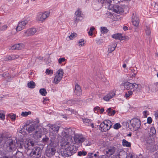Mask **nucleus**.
I'll return each mask as SVG.
<instances>
[{
    "label": "nucleus",
    "instance_id": "1",
    "mask_svg": "<svg viewBox=\"0 0 158 158\" xmlns=\"http://www.w3.org/2000/svg\"><path fill=\"white\" fill-rule=\"evenodd\" d=\"M68 143H69V142L66 143H63L61 144L62 147L63 146L65 147V148H63V151H61V154L65 157H68L73 155L76 152L77 150V148L73 145L66 147V145H67Z\"/></svg>",
    "mask_w": 158,
    "mask_h": 158
},
{
    "label": "nucleus",
    "instance_id": "2",
    "mask_svg": "<svg viewBox=\"0 0 158 158\" xmlns=\"http://www.w3.org/2000/svg\"><path fill=\"white\" fill-rule=\"evenodd\" d=\"M141 122L140 119L137 118L132 119L128 125V127L132 131L137 130L140 127Z\"/></svg>",
    "mask_w": 158,
    "mask_h": 158
},
{
    "label": "nucleus",
    "instance_id": "3",
    "mask_svg": "<svg viewBox=\"0 0 158 158\" xmlns=\"http://www.w3.org/2000/svg\"><path fill=\"white\" fill-rule=\"evenodd\" d=\"M25 149L27 150L31 149L37 145L38 142L34 139L30 138L25 141Z\"/></svg>",
    "mask_w": 158,
    "mask_h": 158
},
{
    "label": "nucleus",
    "instance_id": "4",
    "mask_svg": "<svg viewBox=\"0 0 158 158\" xmlns=\"http://www.w3.org/2000/svg\"><path fill=\"white\" fill-rule=\"evenodd\" d=\"M41 152L40 148L35 146L31 149L29 155L31 158H38L41 156Z\"/></svg>",
    "mask_w": 158,
    "mask_h": 158
},
{
    "label": "nucleus",
    "instance_id": "5",
    "mask_svg": "<svg viewBox=\"0 0 158 158\" xmlns=\"http://www.w3.org/2000/svg\"><path fill=\"white\" fill-rule=\"evenodd\" d=\"M111 1L112 0H94L95 2H96L100 3L102 4L105 3L107 5L111 7V10L116 13V11L115 10H117V9L119 6L117 4L113 5L110 4L112 2Z\"/></svg>",
    "mask_w": 158,
    "mask_h": 158
},
{
    "label": "nucleus",
    "instance_id": "6",
    "mask_svg": "<svg viewBox=\"0 0 158 158\" xmlns=\"http://www.w3.org/2000/svg\"><path fill=\"white\" fill-rule=\"evenodd\" d=\"M6 149L8 152H11L15 149V142L11 139L7 140L6 142Z\"/></svg>",
    "mask_w": 158,
    "mask_h": 158
},
{
    "label": "nucleus",
    "instance_id": "7",
    "mask_svg": "<svg viewBox=\"0 0 158 158\" xmlns=\"http://www.w3.org/2000/svg\"><path fill=\"white\" fill-rule=\"evenodd\" d=\"M38 127V125L35 123L31 125L26 124L24 126L23 128L26 129L29 133H30L35 130Z\"/></svg>",
    "mask_w": 158,
    "mask_h": 158
},
{
    "label": "nucleus",
    "instance_id": "8",
    "mask_svg": "<svg viewBox=\"0 0 158 158\" xmlns=\"http://www.w3.org/2000/svg\"><path fill=\"white\" fill-rule=\"evenodd\" d=\"M57 75L54 79V82L56 84H58L61 79L64 73L63 69H60L57 71Z\"/></svg>",
    "mask_w": 158,
    "mask_h": 158
},
{
    "label": "nucleus",
    "instance_id": "9",
    "mask_svg": "<svg viewBox=\"0 0 158 158\" xmlns=\"http://www.w3.org/2000/svg\"><path fill=\"white\" fill-rule=\"evenodd\" d=\"M49 15V13L45 12L44 13H40L38 15L37 20L42 23Z\"/></svg>",
    "mask_w": 158,
    "mask_h": 158
},
{
    "label": "nucleus",
    "instance_id": "10",
    "mask_svg": "<svg viewBox=\"0 0 158 158\" xmlns=\"http://www.w3.org/2000/svg\"><path fill=\"white\" fill-rule=\"evenodd\" d=\"M56 151L55 148L51 146V147H49L46 149L45 154L48 157H51L55 155Z\"/></svg>",
    "mask_w": 158,
    "mask_h": 158
},
{
    "label": "nucleus",
    "instance_id": "11",
    "mask_svg": "<svg viewBox=\"0 0 158 158\" xmlns=\"http://www.w3.org/2000/svg\"><path fill=\"white\" fill-rule=\"evenodd\" d=\"M74 141L77 144L82 143L85 140V138L82 135H77L74 136Z\"/></svg>",
    "mask_w": 158,
    "mask_h": 158
},
{
    "label": "nucleus",
    "instance_id": "12",
    "mask_svg": "<svg viewBox=\"0 0 158 158\" xmlns=\"http://www.w3.org/2000/svg\"><path fill=\"white\" fill-rule=\"evenodd\" d=\"M28 22L27 20H26L19 22L16 28L17 31H19L24 29L25 26L28 23Z\"/></svg>",
    "mask_w": 158,
    "mask_h": 158
},
{
    "label": "nucleus",
    "instance_id": "13",
    "mask_svg": "<svg viewBox=\"0 0 158 158\" xmlns=\"http://www.w3.org/2000/svg\"><path fill=\"white\" fill-rule=\"evenodd\" d=\"M101 130L102 131H106L110 128V127H108L105 121L102 123L100 125Z\"/></svg>",
    "mask_w": 158,
    "mask_h": 158
},
{
    "label": "nucleus",
    "instance_id": "14",
    "mask_svg": "<svg viewBox=\"0 0 158 158\" xmlns=\"http://www.w3.org/2000/svg\"><path fill=\"white\" fill-rule=\"evenodd\" d=\"M36 31H37L35 28H31L25 32L24 35L27 36H30L34 35Z\"/></svg>",
    "mask_w": 158,
    "mask_h": 158
},
{
    "label": "nucleus",
    "instance_id": "15",
    "mask_svg": "<svg viewBox=\"0 0 158 158\" xmlns=\"http://www.w3.org/2000/svg\"><path fill=\"white\" fill-rule=\"evenodd\" d=\"M146 146L147 149L151 152H153L157 150L156 145L154 142L149 144Z\"/></svg>",
    "mask_w": 158,
    "mask_h": 158
},
{
    "label": "nucleus",
    "instance_id": "16",
    "mask_svg": "<svg viewBox=\"0 0 158 158\" xmlns=\"http://www.w3.org/2000/svg\"><path fill=\"white\" fill-rule=\"evenodd\" d=\"M75 94L77 96H80L82 94V90L80 86L78 84H76L75 87Z\"/></svg>",
    "mask_w": 158,
    "mask_h": 158
},
{
    "label": "nucleus",
    "instance_id": "17",
    "mask_svg": "<svg viewBox=\"0 0 158 158\" xmlns=\"http://www.w3.org/2000/svg\"><path fill=\"white\" fill-rule=\"evenodd\" d=\"M132 22L133 24L135 27H137L138 26L139 23V18L135 16L134 13L133 14L132 17Z\"/></svg>",
    "mask_w": 158,
    "mask_h": 158
},
{
    "label": "nucleus",
    "instance_id": "18",
    "mask_svg": "<svg viewBox=\"0 0 158 158\" xmlns=\"http://www.w3.org/2000/svg\"><path fill=\"white\" fill-rule=\"evenodd\" d=\"M115 95V93L114 91H111L103 97V99L107 101H108Z\"/></svg>",
    "mask_w": 158,
    "mask_h": 158
},
{
    "label": "nucleus",
    "instance_id": "19",
    "mask_svg": "<svg viewBox=\"0 0 158 158\" xmlns=\"http://www.w3.org/2000/svg\"><path fill=\"white\" fill-rule=\"evenodd\" d=\"M154 137L150 135H149L146 137L145 141L146 146L149 144L154 142Z\"/></svg>",
    "mask_w": 158,
    "mask_h": 158
},
{
    "label": "nucleus",
    "instance_id": "20",
    "mask_svg": "<svg viewBox=\"0 0 158 158\" xmlns=\"http://www.w3.org/2000/svg\"><path fill=\"white\" fill-rule=\"evenodd\" d=\"M42 141L44 144H47L48 146H52L53 145V143L46 135H45V138H43Z\"/></svg>",
    "mask_w": 158,
    "mask_h": 158
},
{
    "label": "nucleus",
    "instance_id": "21",
    "mask_svg": "<svg viewBox=\"0 0 158 158\" xmlns=\"http://www.w3.org/2000/svg\"><path fill=\"white\" fill-rule=\"evenodd\" d=\"M17 144V147L19 149H25V146L26 145L25 142H24L20 140H18L16 141Z\"/></svg>",
    "mask_w": 158,
    "mask_h": 158
},
{
    "label": "nucleus",
    "instance_id": "22",
    "mask_svg": "<svg viewBox=\"0 0 158 158\" xmlns=\"http://www.w3.org/2000/svg\"><path fill=\"white\" fill-rule=\"evenodd\" d=\"M106 151V154L110 156L114 153L116 148L114 147H110Z\"/></svg>",
    "mask_w": 158,
    "mask_h": 158
},
{
    "label": "nucleus",
    "instance_id": "23",
    "mask_svg": "<svg viewBox=\"0 0 158 158\" xmlns=\"http://www.w3.org/2000/svg\"><path fill=\"white\" fill-rule=\"evenodd\" d=\"M124 87L127 90L133 91V84L126 82L124 84Z\"/></svg>",
    "mask_w": 158,
    "mask_h": 158
},
{
    "label": "nucleus",
    "instance_id": "24",
    "mask_svg": "<svg viewBox=\"0 0 158 158\" xmlns=\"http://www.w3.org/2000/svg\"><path fill=\"white\" fill-rule=\"evenodd\" d=\"M60 127L59 126L57 125H52L50 126V131L53 132L54 133H57Z\"/></svg>",
    "mask_w": 158,
    "mask_h": 158
},
{
    "label": "nucleus",
    "instance_id": "25",
    "mask_svg": "<svg viewBox=\"0 0 158 158\" xmlns=\"http://www.w3.org/2000/svg\"><path fill=\"white\" fill-rule=\"evenodd\" d=\"M142 86L140 84H137L135 83H133V91H136V92H139L141 91Z\"/></svg>",
    "mask_w": 158,
    "mask_h": 158
},
{
    "label": "nucleus",
    "instance_id": "26",
    "mask_svg": "<svg viewBox=\"0 0 158 158\" xmlns=\"http://www.w3.org/2000/svg\"><path fill=\"white\" fill-rule=\"evenodd\" d=\"M23 44H15L11 47V49L12 50H19L22 49L23 47Z\"/></svg>",
    "mask_w": 158,
    "mask_h": 158
},
{
    "label": "nucleus",
    "instance_id": "27",
    "mask_svg": "<svg viewBox=\"0 0 158 158\" xmlns=\"http://www.w3.org/2000/svg\"><path fill=\"white\" fill-rule=\"evenodd\" d=\"M156 133V131L155 127H152L150 128V131L149 132V135L151 136L154 138L155 136Z\"/></svg>",
    "mask_w": 158,
    "mask_h": 158
},
{
    "label": "nucleus",
    "instance_id": "28",
    "mask_svg": "<svg viewBox=\"0 0 158 158\" xmlns=\"http://www.w3.org/2000/svg\"><path fill=\"white\" fill-rule=\"evenodd\" d=\"M66 132H67L69 137L72 136L73 135H74L75 131L71 128L66 129Z\"/></svg>",
    "mask_w": 158,
    "mask_h": 158
},
{
    "label": "nucleus",
    "instance_id": "29",
    "mask_svg": "<svg viewBox=\"0 0 158 158\" xmlns=\"http://www.w3.org/2000/svg\"><path fill=\"white\" fill-rule=\"evenodd\" d=\"M122 144L124 146H126L127 147H129L131 146V143L128 142L125 139H123V140Z\"/></svg>",
    "mask_w": 158,
    "mask_h": 158
},
{
    "label": "nucleus",
    "instance_id": "30",
    "mask_svg": "<svg viewBox=\"0 0 158 158\" xmlns=\"http://www.w3.org/2000/svg\"><path fill=\"white\" fill-rule=\"evenodd\" d=\"M35 84L33 81H31L30 82L28 83L27 86L30 88L33 89L35 87Z\"/></svg>",
    "mask_w": 158,
    "mask_h": 158
},
{
    "label": "nucleus",
    "instance_id": "31",
    "mask_svg": "<svg viewBox=\"0 0 158 158\" xmlns=\"http://www.w3.org/2000/svg\"><path fill=\"white\" fill-rule=\"evenodd\" d=\"M24 129L23 127V129H21L19 131V133L20 134V135L22 137H24V136L26 135L27 133L24 131Z\"/></svg>",
    "mask_w": 158,
    "mask_h": 158
},
{
    "label": "nucleus",
    "instance_id": "32",
    "mask_svg": "<svg viewBox=\"0 0 158 158\" xmlns=\"http://www.w3.org/2000/svg\"><path fill=\"white\" fill-rule=\"evenodd\" d=\"M39 92L43 96H45L47 94L46 90L44 88H42L40 89Z\"/></svg>",
    "mask_w": 158,
    "mask_h": 158
},
{
    "label": "nucleus",
    "instance_id": "33",
    "mask_svg": "<svg viewBox=\"0 0 158 158\" xmlns=\"http://www.w3.org/2000/svg\"><path fill=\"white\" fill-rule=\"evenodd\" d=\"M81 11L80 9H78L76 11L75 14V15L76 16H78L80 17L81 18V19H83V17L82 16H81Z\"/></svg>",
    "mask_w": 158,
    "mask_h": 158
},
{
    "label": "nucleus",
    "instance_id": "34",
    "mask_svg": "<svg viewBox=\"0 0 158 158\" xmlns=\"http://www.w3.org/2000/svg\"><path fill=\"white\" fill-rule=\"evenodd\" d=\"M16 156L17 158H23L24 157L23 152L19 151H18L16 152Z\"/></svg>",
    "mask_w": 158,
    "mask_h": 158
},
{
    "label": "nucleus",
    "instance_id": "35",
    "mask_svg": "<svg viewBox=\"0 0 158 158\" xmlns=\"http://www.w3.org/2000/svg\"><path fill=\"white\" fill-rule=\"evenodd\" d=\"M146 35H150L151 32L149 26H146L145 28Z\"/></svg>",
    "mask_w": 158,
    "mask_h": 158
},
{
    "label": "nucleus",
    "instance_id": "36",
    "mask_svg": "<svg viewBox=\"0 0 158 158\" xmlns=\"http://www.w3.org/2000/svg\"><path fill=\"white\" fill-rule=\"evenodd\" d=\"M87 152L84 151H79L78 152L77 155L79 156H85L87 155Z\"/></svg>",
    "mask_w": 158,
    "mask_h": 158
},
{
    "label": "nucleus",
    "instance_id": "37",
    "mask_svg": "<svg viewBox=\"0 0 158 158\" xmlns=\"http://www.w3.org/2000/svg\"><path fill=\"white\" fill-rule=\"evenodd\" d=\"M121 34L117 33L115 34H114L112 35L113 38L115 39L116 40H120V38L121 37Z\"/></svg>",
    "mask_w": 158,
    "mask_h": 158
},
{
    "label": "nucleus",
    "instance_id": "38",
    "mask_svg": "<svg viewBox=\"0 0 158 158\" xmlns=\"http://www.w3.org/2000/svg\"><path fill=\"white\" fill-rule=\"evenodd\" d=\"M133 91L128 90L126 93L125 96L127 98L132 95L133 94Z\"/></svg>",
    "mask_w": 158,
    "mask_h": 158
},
{
    "label": "nucleus",
    "instance_id": "39",
    "mask_svg": "<svg viewBox=\"0 0 158 158\" xmlns=\"http://www.w3.org/2000/svg\"><path fill=\"white\" fill-rule=\"evenodd\" d=\"M66 132V129H65L62 132L61 135L63 137H64L66 138H68L69 137V136H68L67 132Z\"/></svg>",
    "mask_w": 158,
    "mask_h": 158
},
{
    "label": "nucleus",
    "instance_id": "40",
    "mask_svg": "<svg viewBox=\"0 0 158 158\" xmlns=\"http://www.w3.org/2000/svg\"><path fill=\"white\" fill-rule=\"evenodd\" d=\"M101 31L103 33L105 34L107 33L109 30L107 29L106 27H101Z\"/></svg>",
    "mask_w": 158,
    "mask_h": 158
},
{
    "label": "nucleus",
    "instance_id": "41",
    "mask_svg": "<svg viewBox=\"0 0 158 158\" xmlns=\"http://www.w3.org/2000/svg\"><path fill=\"white\" fill-rule=\"evenodd\" d=\"M83 122L85 123L87 125H89V124L90 123V120L89 119L86 118H84L83 119Z\"/></svg>",
    "mask_w": 158,
    "mask_h": 158
},
{
    "label": "nucleus",
    "instance_id": "42",
    "mask_svg": "<svg viewBox=\"0 0 158 158\" xmlns=\"http://www.w3.org/2000/svg\"><path fill=\"white\" fill-rule=\"evenodd\" d=\"M117 10L116 9L115 10H116V13L118 14H120L121 13H123V8L120 6H119V7Z\"/></svg>",
    "mask_w": 158,
    "mask_h": 158
},
{
    "label": "nucleus",
    "instance_id": "43",
    "mask_svg": "<svg viewBox=\"0 0 158 158\" xmlns=\"http://www.w3.org/2000/svg\"><path fill=\"white\" fill-rule=\"evenodd\" d=\"M121 125L119 123H116L113 126L114 128L115 129H118L120 128Z\"/></svg>",
    "mask_w": 158,
    "mask_h": 158
},
{
    "label": "nucleus",
    "instance_id": "44",
    "mask_svg": "<svg viewBox=\"0 0 158 158\" xmlns=\"http://www.w3.org/2000/svg\"><path fill=\"white\" fill-rule=\"evenodd\" d=\"M31 114V112L29 111L28 112H23L21 114V115L24 116L26 117L28 115Z\"/></svg>",
    "mask_w": 158,
    "mask_h": 158
},
{
    "label": "nucleus",
    "instance_id": "45",
    "mask_svg": "<svg viewBox=\"0 0 158 158\" xmlns=\"http://www.w3.org/2000/svg\"><path fill=\"white\" fill-rule=\"evenodd\" d=\"M116 45L114 47H110L108 48V52L109 53L112 52L116 48Z\"/></svg>",
    "mask_w": 158,
    "mask_h": 158
},
{
    "label": "nucleus",
    "instance_id": "46",
    "mask_svg": "<svg viewBox=\"0 0 158 158\" xmlns=\"http://www.w3.org/2000/svg\"><path fill=\"white\" fill-rule=\"evenodd\" d=\"M95 29V28L93 27H90L89 31L88 32L89 35L90 36H92L93 35V31Z\"/></svg>",
    "mask_w": 158,
    "mask_h": 158
},
{
    "label": "nucleus",
    "instance_id": "47",
    "mask_svg": "<svg viewBox=\"0 0 158 158\" xmlns=\"http://www.w3.org/2000/svg\"><path fill=\"white\" fill-rule=\"evenodd\" d=\"M77 34L76 33L73 32L69 36V38L70 40H72L74 38L77 37Z\"/></svg>",
    "mask_w": 158,
    "mask_h": 158
},
{
    "label": "nucleus",
    "instance_id": "48",
    "mask_svg": "<svg viewBox=\"0 0 158 158\" xmlns=\"http://www.w3.org/2000/svg\"><path fill=\"white\" fill-rule=\"evenodd\" d=\"M15 59V58L14 57H11L10 56H8L6 57L5 60V61H8L10 60H14Z\"/></svg>",
    "mask_w": 158,
    "mask_h": 158
},
{
    "label": "nucleus",
    "instance_id": "49",
    "mask_svg": "<svg viewBox=\"0 0 158 158\" xmlns=\"http://www.w3.org/2000/svg\"><path fill=\"white\" fill-rule=\"evenodd\" d=\"M45 73L48 75L51 74H53V71L52 70H49L48 69H47Z\"/></svg>",
    "mask_w": 158,
    "mask_h": 158
},
{
    "label": "nucleus",
    "instance_id": "50",
    "mask_svg": "<svg viewBox=\"0 0 158 158\" xmlns=\"http://www.w3.org/2000/svg\"><path fill=\"white\" fill-rule=\"evenodd\" d=\"M105 121H106V123L108 125V127H110V128L112 125V123L109 120H105Z\"/></svg>",
    "mask_w": 158,
    "mask_h": 158
},
{
    "label": "nucleus",
    "instance_id": "51",
    "mask_svg": "<svg viewBox=\"0 0 158 158\" xmlns=\"http://www.w3.org/2000/svg\"><path fill=\"white\" fill-rule=\"evenodd\" d=\"M84 40L83 39H80L78 42V43L79 46H84V45L85 43H84Z\"/></svg>",
    "mask_w": 158,
    "mask_h": 158
},
{
    "label": "nucleus",
    "instance_id": "52",
    "mask_svg": "<svg viewBox=\"0 0 158 158\" xmlns=\"http://www.w3.org/2000/svg\"><path fill=\"white\" fill-rule=\"evenodd\" d=\"M7 28V26L5 25L0 27V30L1 31H5Z\"/></svg>",
    "mask_w": 158,
    "mask_h": 158
},
{
    "label": "nucleus",
    "instance_id": "53",
    "mask_svg": "<svg viewBox=\"0 0 158 158\" xmlns=\"http://www.w3.org/2000/svg\"><path fill=\"white\" fill-rule=\"evenodd\" d=\"M93 152H89L88 153L86 158H93Z\"/></svg>",
    "mask_w": 158,
    "mask_h": 158
},
{
    "label": "nucleus",
    "instance_id": "54",
    "mask_svg": "<svg viewBox=\"0 0 158 158\" xmlns=\"http://www.w3.org/2000/svg\"><path fill=\"white\" fill-rule=\"evenodd\" d=\"M103 42V40L102 39H99L96 40V43L98 44H101Z\"/></svg>",
    "mask_w": 158,
    "mask_h": 158
},
{
    "label": "nucleus",
    "instance_id": "55",
    "mask_svg": "<svg viewBox=\"0 0 158 158\" xmlns=\"http://www.w3.org/2000/svg\"><path fill=\"white\" fill-rule=\"evenodd\" d=\"M65 60V59L64 58H60L58 60V63L59 64H61L62 62L64 61Z\"/></svg>",
    "mask_w": 158,
    "mask_h": 158
},
{
    "label": "nucleus",
    "instance_id": "56",
    "mask_svg": "<svg viewBox=\"0 0 158 158\" xmlns=\"http://www.w3.org/2000/svg\"><path fill=\"white\" fill-rule=\"evenodd\" d=\"M99 153V152H97L94 154L93 153V157L94 156L95 158H99L98 157L100 156Z\"/></svg>",
    "mask_w": 158,
    "mask_h": 158
},
{
    "label": "nucleus",
    "instance_id": "57",
    "mask_svg": "<svg viewBox=\"0 0 158 158\" xmlns=\"http://www.w3.org/2000/svg\"><path fill=\"white\" fill-rule=\"evenodd\" d=\"M49 101V99L47 98H44V100L43 101V104H46L47 103H48Z\"/></svg>",
    "mask_w": 158,
    "mask_h": 158
},
{
    "label": "nucleus",
    "instance_id": "58",
    "mask_svg": "<svg viewBox=\"0 0 158 158\" xmlns=\"http://www.w3.org/2000/svg\"><path fill=\"white\" fill-rule=\"evenodd\" d=\"M72 104H78L79 100L77 99H72Z\"/></svg>",
    "mask_w": 158,
    "mask_h": 158
},
{
    "label": "nucleus",
    "instance_id": "59",
    "mask_svg": "<svg viewBox=\"0 0 158 158\" xmlns=\"http://www.w3.org/2000/svg\"><path fill=\"white\" fill-rule=\"evenodd\" d=\"M127 37L126 36H122V34H121L120 40H125L127 39Z\"/></svg>",
    "mask_w": 158,
    "mask_h": 158
},
{
    "label": "nucleus",
    "instance_id": "60",
    "mask_svg": "<svg viewBox=\"0 0 158 158\" xmlns=\"http://www.w3.org/2000/svg\"><path fill=\"white\" fill-rule=\"evenodd\" d=\"M152 118L149 117L147 118V123L149 124H150L152 123Z\"/></svg>",
    "mask_w": 158,
    "mask_h": 158
},
{
    "label": "nucleus",
    "instance_id": "61",
    "mask_svg": "<svg viewBox=\"0 0 158 158\" xmlns=\"http://www.w3.org/2000/svg\"><path fill=\"white\" fill-rule=\"evenodd\" d=\"M100 109V107L99 106H96L95 107L94 109V110L95 113H97L98 112V110Z\"/></svg>",
    "mask_w": 158,
    "mask_h": 158
},
{
    "label": "nucleus",
    "instance_id": "62",
    "mask_svg": "<svg viewBox=\"0 0 158 158\" xmlns=\"http://www.w3.org/2000/svg\"><path fill=\"white\" fill-rule=\"evenodd\" d=\"M5 115L2 113H0V118L2 120H3L5 119Z\"/></svg>",
    "mask_w": 158,
    "mask_h": 158
},
{
    "label": "nucleus",
    "instance_id": "63",
    "mask_svg": "<svg viewBox=\"0 0 158 158\" xmlns=\"http://www.w3.org/2000/svg\"><path fill=\"white\" fill-rule=\"evenodd\" d=\"M109 156L107 155H100L98 157L99 158H108Z\"/></svg>",
    "mask_w": 158,
    "mask_h": 158
},
{
    "label": "nucleus",
    "instance_id": "64",
    "mask_svg": "<svg viewBox=\"0 0 158 158\" xmlns=\"http://www.w3.org/2000/svg\"><path fill=\"white\" fill-rule=\"evenodd\" d=\"M10 118L12 121L15 120L16 118V115L14 114L11 115Z\"/></svg>",
    "mask_w": 158,
    "mask_h": 158
}]
</instances>
